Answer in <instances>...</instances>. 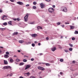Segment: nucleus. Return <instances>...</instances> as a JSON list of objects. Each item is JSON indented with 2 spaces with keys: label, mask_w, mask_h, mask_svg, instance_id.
I'll use <instances>...</instances> for the list:
<instances>
[{
  "label": "nucleus",
  "mask_w": 78,
  "mask_h": 78,
  "mask_svg": "<svg viewBox=\"0 0 78 78\" xmlns=\"http://www.w3.org/2000/svg\"><path fill=\"white\" fill-rule=\"evenodd\" d=\"M61 9L62 11H63V12H67V8L64 6L62 7L61 8Z\"/></svg>",
  "instance_id": "1"
},
{
  "label": "nucleus",
  "mask_w": 78,
  "mask_h": 78,
  "mask_svg": "<svg viewBox=\"0 0 78 78\" xmlns=\"http://www.w3.org/2000/svg\"><path fill=\"white\" fill-rule=\"evenodd\" d=\"M48 11L50 13H52V12L55 11V9L52 8H50L48 9Z\"/></svg>",
  "instance_id": "2"
},
{
  "label": "nucleus",
  "mask_w": 78,
  "mask_h": 78,
  "mask_svg": "<svg viewBox=\"0 0 78 78\" xmlns=\"http://www.w3.org/2000/svg\"><path fill=\"white\" fill-rule=\"evenodd\" d=\"M28 14L27 13L26 14V16L24 17V19L25 21L26 22H27V21H28Z\"/></svg>",
  "instance_id": "3"
},
{
  "label": "nucleus",
  "mask_w": 78,
  "mask_h": 78,
  "mask_svg": "<svg viewBox=\"0 0 78 78\" xmlns=\"http://www.w3.org/2000/svg\"><path fill=\"white\" fill-rule=\"evenodd\" d=\"M3 69H11V66H5L4 67Z\"/></svg>",
  "instance_id": "4"
},
{
  "label": "nucleus",
  "mask_w": 78,
  "mask_h": 78,
  "mask_svg": "<svg viewBox=\"0 0 78 78\" xmlns=\"http://www.w3.org/2000/svg\"><path fill=\"white\" fill-rule=\"evenodd\" d=\"M38 69L39 70H45V69L42 67L39 66L38 67Z\"/></svg>",
  "instance_id": "5"
},
{
  "label": "nucleus",
  "mask_w": 78,
  "mask_h": 78,
  "mask_svg": "<svg viewBox=\"0 0 78 78\" xmlns=\"http://www.w3.org/2000/svg\"><path fill=\"white\" fill-rule=\"evenodd\" d=\"M17 3L18 4V5H23V3L20 2H17Z\"/></svg>",
  "instance_id": "6"
},
{
  "label": "nucleus",
  "mask_w": 78,
  "mask_h": 78,
  "mask_svg": "<svg viewBox=\"0 0 78 78\" xmlns=\"http://www.w3.org/2000/svg\"><path fill=\"white\" fill-rule=\"evenodd\" d=\"M31 67V65H27V66L26 67L25 70H27V69H28V68H29V67Z\"/></svg>",
  "instance_id": "7"
},
{
  "label": "nucleus",
  "mask_w": 78,
  "mask_h": 78,
  "mask_svg": "<svg viewBox=\"0 0 78 78\" xmlns=\"http://www.w3.org/2000/svg\"><path fill=\"white\" fill-rule=\"evenodd\" d=\"M32 36L33 37H37V35L36 34H33L32 35Z\"/></svg>",
  "instance_id": "8"
},
{
  "label": "nucleus",
  "mask_w": 78,
  "mask_h": 78,
  "mask_svg": "<svg viewBox=\"0 0 78 78\" xmlns=\"http://www.w3.org/2000/svg\"><path fill=\"white\" fill-rule=\"evenodd\" d=\"M56 50V48H55V47H53L51 49L52 51H55Z\"/></svg>",
  "instance_id": "9"
},
{
  "label": "nucleus",
  "mask_w": 78,
  "mask_h": 78,
  "mask_svg": "<svg viewBox=\"0 0 78 78\" xmlns=\"http://www.w3.org/2000/svg\"><path fill=\"white\" fill-rule=\"evenodd\" d=\"M70 27V29H74L75 28V26H69Z\"/></svg>",
  "instance_id": "10"
},
{
  "label": "nucleus",
  "mask_w": 78,
  "mask_h": 78,
  "mask_svg": "<svg viewBox=\"0 0 78 78\" xmlns=\"http://www.w3.org/2000/svg\"><path fill=\"white\" fill-rule=\"evenodd\" d=\"M40 5L41 8H44V5L41 4Z\"/></svg>",
  "instance_id": "11"
},
{
  "label": "nucleus",
  "mask_w": 78,
  "mask_h": 78,
  "mask_svg": "<svg viewBox=\"0 0 78 78\" xmlns=\"http://www.w3.org/2000/svg\"><path fill=\"white\" fill-rule=\"evenodd\" d=\"M4 57L5 58H9V56L5 54L4 55Z\"/></svg>",
  "instance_id": "12"
},
{
  "label": "nucleus",
  "mask_w": 78,
  "mask_h": 78,
  "mask_svg": "<svg viewBox=\"0 0 78 78\" xmlns=\"http://www.w3.org/2000/svg\"><path fill=\"white\" fill-rule=\"evenodd\" d=\"M19 43H20V44H22L23 43V42H24V41L23 40H21L19 41Z\"/></svg>",
  "instance_id": "13"
},
{
  "label": "nucleus",
  "mask_w": 78,
  "mask_h": 78,
  "mask_svg": "<svg viewBox=\"0 0 78 78\" xmlns=\"http://www.w3.org/2000/svg\"><path fill=\"white\" fill-rule=\"evenodd\" d=\"M37 29H41V30H42V27L40 26H38L37 27Z\"/></svg>",
  "instance_id": "14"
},
{
  "label": "nucleus",
  "mask_w": 78,
  "mask_h": 78,
  "mask_svg": "<svg viewBox=\"0 0 78 78\" xmlns=\"http://www.w3.org/2000/svg\"><path fill=\"white\" fill-rule=\"evenodd\" d=\"M25 75H27V76H29V75H30V73L29 72L25 73Z\"/></svg>",
  "instance_id": "15"
},
{
  "label": "nucleus",
  "mask_w": 78,
  "mask_h": 78,
  "mask_svg": "<svg viewBox=\"0 0 78 78\" xmlns=\"http://www.w3.org/2000/svg\"><path fill=\"white\" fill-rule=\"evenodd\" d=\"M8 24H9V25H12V21H10L9 22Z\"/></svg>",
  "instance_id": "16"
},
{
  "label": "nucleus",
  "mask_w": 78,
  "mask_h": 78,
  "mask_svg": "<svg viewBox=\"0 0 78 78\" xmlns=\"http://www.w3.org/2000/svg\"><path fill=\"white\" fill-rule=\"evenodd\" d=\"M4 64H8V62H7V61H5V60H4Z\"/></svg>",
  "instance_id": "17"
},
{
  "label": "nucleus",
  "mask_w": 78,
  "mask_h": 78,
  "mask_svg": "<svg viewBox=\"0 0 78 78\" xmlns=\"http://www.w3.org/2000/svg\"><path fill=\"white\" fill-rule=\"evenodd\" d=\"M13 34L14 35H17V34H18V32H15V33H14Z\"/></svg>",
  "instance_id": "18"
},
{
  "label": "nucleus",
  "mask_w": 78,
  "mask_h": 78,
  "mask_svg": "<svg viewBox=\"0 0 78 78\" xmlns=\"http://www.w3.org/2000/svg\"><path fill=\"white\" fill-rule=\"evenodd\" d=\"M0 30H2V31H3L4 30H6V29H5V28H0Z\"/></svg>",
  "instance_id": "19"
},
{
  "label": "nucleus",
  "mask_w": 78,
  "mask_h": 78,
  "mask_svg": "<svg viewBox=\"0 0 78 78\" xmlns=\"http://www.w3.org/2000/svg\"><path fill=\"white\" fill-rule=\"evenodd\" d=\"M45 64L46 66H50V65L49 63H46Z\"/></svg>",
  "instance_id": "20"
},
{
  "label": "nucleus",
  "mask_w": 78,
  "mask_h": 78,
  "mask_svg": "<svg viewBox=\"0 0 78 78\" xmlns=\"http://www.w3.org/2000/svg\"><path fill=\"white\" fill-rule=\"evenodd\" d=\"M16 62H20V60L19 59H16Z\"/></svg>",
  "instance_id": "21"
},
{
  "label": "nucleus",
  "mask_w": 78,
  "mask_h": 78,
  "mask_svg": "<svg viewBox=\"0 0 78 78\" xmlns=\"http://www.w3.org/2000/svg\"><path fill=\"white\" fill-rule=\"evenodd\" d=\"M24 64V63L21 62L20 64V66H23Z\"/></svg>",
  "instance_id": "22"
},
{
  "label": "nucleus",
  "mask_w": 78,
  "mask_h": 78,
  "mask_svg": "<svg viewBox=\"0 0 78 78\" xmlns=\"http://www.w3.org/2000/svg\"><path fill=\"white\" fill-rule=\"evenodd\" d=\"M74 33L76 34H78V31H77L76 30L75 31V32H74Z\"/></svg>",
  "instance_id": "23"
},
{
  "label": "nucleus",
  "mask_w": 78,
  "mask_h": 78,
  "mask_svg": "<svg viewBox=\"0 0 78 78\" xmlns=\"http://www.w3.org/2000/svg\"><path fill=\"white\" fill-rule=\"evenodd\" d=\"M7 23H6V22L4 23H3V25H5V26L7 25Z\"/></svg>",
  "instance_id": "24"
},
{
  "label": "nucleus",
  "mask_w": 78,
  "mask_h": 78,
  "mask_svg": "<svg viewBox=\"0 0 78 78\" xmlns=\"http://www.w3.org/2000/svg\"><path fill=\"white\" fill-rule=\"evenodd\" d=\"M10 62H13V60L12 58H11L10 60Z\"/></svg>",
  "instance_id": "25"
},
{
  "label": "nucleus",
  "mask_w": 78,
  "mask_h": 78,
  "mask_svg": "<svg viewBox=\"0 0 78 78\" xmlns=\"http://www.w3.org/2000/svg\"><path fill=\"white\" fill-rule=\"evenodd\" d=\"M23 62H27V60L26 59H24L23 60Z\"/></svg>",
  "instance_id": "26"
},
{
  "label": "nucleus",
  "mask_w": 78,
  "mask_h": 78,
  "mask_svg": "<svg viewBox=\"0 0 78 78\" xmlns=\"http://www.w3.org/2000/svg\"><path fill=\"white\" fill-rule=\"evenodd\" d=\"M73 50V49H72V48H70L69 49V51H72Z\"/></svg>",
  "instance_id": "27"
},
{
  "label": "nucleus",
  "mask_w": 78,
  "mask_h": 78,
  "mask_svg": "<svg viewBox=\"0 0 78 78\" xmlns=\"http://www.w3.org/2000/svg\"><path fill=\"white\" fill-rule=\"evenodd\" d=\"M69 45L71 47H73V45H72L71 44H69Z\"/></svg>",
  "instance_id": "28"
},
{
  "label": "nucleus",
  "mask_w": 78,
  "mask_h": 78,
  "mask_svg": "<svg viewBox=\"0 0 78 78\" xmlns=\"http://www.w3.org/2000/svg\"><path fill=\"white\" fill-rule=\"evenodd\" d=\"M33 4L34 5H36L37 4V3H36V2H33Z\"/></svg>",
  "instance_id": "29"
},
{
  "label": "nucleus",
  "mask_w": 78,
  "mask_h": 78,
  "mask_svg": "<svg viewBox=\"0 0 78 78\" xmlns=\"http://www.w3.org/2000/svg\"><path fill=\"white\" fill-rule=\"evenodd\" d=\"M6 55H9V52L7 51L5 53Z\"/></svg>",
  "instance_id": "30"
},
{
  "label": "nucleus",
  "mask_w": 78,
  "mask_h": 78,
  "mask_svg": "<svg viewBox=\"0 0 78 78\" xmlns=\"http://www.w3.org/2000/svg\"><path fill=\"white\" fill-rule=\"evenodd\" d=\"M63 61H64V60H63V59L61 58V59H60V62H63Z\"/></svg>",
  "instance_id": "31"
},
{
  "label": "nucleus",
  "mask_w": 78,
  "mask_h": 78,
  "mask_svg": "<svg viewBox=\"0 0 78 78\" xmlns=\"http://www.w3.org/2000/svg\"><path fill=\"white\" fill-rule=\"evenodd\" d=\"M72 40L73 41H74V40H75V37H73V38H72Z\"/></svg>",
  "instance_id": "32"
},
{
  "label": "nucleus",
  "mask_w": 78,
  "mask_h": 78,
  "mask_svg": "<svg viewBox=\"0 0 78 78\" xmlns=\"http://www.w3.org/2000/svg\"><path fill=\"white\" fill-rule=\"evenodd\" d=\"M32 47H34V46H35V44H34L33 43L32 44Z\"/></svg>",
  "instance_id": "33"
},
{
  "label": "nucleus",
  "mask_w": 78,
  "mask_h": 78,
  "mask_svg": "<svg viewBox=\"0 0 78 78\" xmlns=\"http://www.w3.org/2000/svg\"><path fill=\"white\" fill-rule=\"evenodd\" d=\"M36 8V6H33V9H35Z\"/></svg>",
  "instance_id": "34"
},
{
  "label": "nucleus",
  "mask_w": 78,
  "mask_h": 78,
  "mask_svg": "<svg viewBox=\"0 0 78 78\" xmlns=\"http://www.w3.org/2000/svg\"><path fill=\"white\" fill-rule=\"evenodd\" d=\"M16 20H17L18 21H20V19L19 18H17L16 19Z\"/></svg>",
  "instance_id": "35"
},
{
  "label": "nucleus",
  "mask_w": 78,
  "mask_h": 78,
  "mask_svg": "<svg viewBox=\"0 0 78 78\" xmlns=\"http://www.w3.org/2000/svg\"><path fill=\"white\" fill-rule=\"evenodd\" d=\"M4 18H5V17L4 16V15H3V16L2 17V20H4Z\"/></svg>",
  "instance_id": "36"
},
{
  "label": "nucleus",
  "mask_w": 78,
  "mask_h": 78,
  "mask_svg": "<svg viewBox=\"0 0 78 78\" xmlns=\"http://www.w3.org/2000/svg\"><path fill=\"white\" fill-rule=\"evenodd\" d=\"M65 51L66 53H68V52H69V51L67 50H65Z\"/></svg>",
  "instance_id": "37"
},
{
  "label": "nucleus",
  "mask_w": 78,
  "mask_h": 78,
  "mask_svg": "<svg viewBox=\"0 0 78 78\" xmlns=\"http://www.w3.org/2000/svg\"><path fill=\"white\" fill-rule=\"evenodd\" d=\"M12 75H13V74H12V73H11L9 75V76H12Z\"/></svg>",
  "instance_id": "38"
},
{
  "label": "nucleus",
  "mask_w": 78,
  "mask_h": 78,
  "mask_svg": "<svg viewBox=\"0 0 78 78\" xmlns=\"http://www.w3.org/2000/svg\"><path fill=\"white\" fill-rule=\"evenodd\" d=\"M31 44V42H28L27 43V44Z\"/></svg>",
  "instance_id": "39"
},
{
  "label": "nucleus",
  "mask_w": 78,
  "mask_h": 78,
  "mask_svg": "<svg viewBox=\"0 0 78 78\" xmlns=\"http://www.w3.org/2000/svg\"><path fill=\"white\" fill-rule=\"evenodd\" d=\"M30 23V24H34V22H31V23Z\"/></svg>",
  "instance_id": "40"
},
{
  "label": "nucleus",
  "mask_w": 78,
  "mask_h": 78,
  "mask_svg": "<svg viewBox=\"0 0 78 78\" xmlns=\"http://www.w3.org/2000/svg\"><path fill=\"white\" fill-rule=\"evenodd\" d=\"M57 25H60L61 24V23L59 22H58L57 23Z\"/></svg>",
  "instance_id": "41"
},
{
  "label": "nucleus",
  "mask_w": 78,
  "mask_h": 78,
  "mask_svg": "<svg viewBox=\"0 0 78 78\" xmlns=\"http://www.w3.org/2000/svg\"><path fill=\"white\" fill-rule=\"evenodd\" d=\"M72 63H73V64H75V61H73L72 62Z\"/></svg>",
  "instance_id": "42"
},
{
  "label": "nucleus",
  "mask_w": 78,
  "mask_h": 78,
  "mask_svg": "<svg viewBox=\"0 0 78 78\" xmlns=\"http://www.w3.org/2000/svg\"><path fill=\"white\" fill-rule=\"evenodd\" d=\"M10 1L12 2H14V0H10Z\"/></svg>",
  "instance_id": "43"
},
{
  "label": "nucleus",
  "mask_w": 78,
  "mask_h": 78,
  "mask_svg": "<svg viewBox=\"0 0 78 78\" xmlns=\"http://www.w3.org/2000/svg\"><path fill=\"white\" fill-rule=\"evenodd\" d=\"M3 12V11H2V10L0 9V12L2 13Z\"/></svg>",
  "instance_id": "44"
},
{
  "label": "nucleus",
  "mask_w": 78,
  "mask_h": 78,
  "mask_svg": "<svg viewBox=\"0 0 78 78\" xmlns=\"http://www.w3.org/2000/svg\"><path fill=\"white\" fill-rule=\"evenodd\" d=\"M13 20H14L15 21H16V20L17 19L15 18V19H13Z\"/></svg>",
  "instance_id": "45"
},
{
  "label": "nucleus",
  "mask_w": 78,
  "mask_h": 78,
  "mask_svg": "<svg viewBox=\"0 0 78 78\" xmlns=\"http://www.w3.org/2000/svg\"><path fill=\"white\" fill-rule=\"evenodd\" d=\"M4 17H5V18H7V16L6 15H4Z\"/></svg>",
  "instance_id": "46"
},
{
  "label": "nucleus",
  "mask_w": 78,
  "mask_h": 78,
  "mask_svg": "<svg viewBox=\"0 0 78 78\" xmlns=\"http://www.w3.org/2000/svg\"><path fill=\"white\" fill-rule=\"evenodd\" d=\"M26 6H27V7H28V6H30V5H29V4H27L26 5Z\"/></svg>",
  "instance_id": "47"
},
{
  "label": "nucleus",
  "mask_w": 78,
  "mask_h": 78,
  "mask_svg": "<svg viewBox=\"0 0 78 78\" xmlns=\"http://www.w3.org/2000/svg\"><path fill=\"white\" fill-rule=\"evenodd\" d=\"M46 40H48V39H49V38H48V37H47L46 38Z\"/></svg>",
  "instance_id": "48"
},
{
  "label": "nucleus",
  "mask_w": 78,
  "mask_h": 78,
  "mask_svg": "<svg viewBox=\"0 0 78 78\" xmlns=\"http://www.w3.org/2000/svg\"><path fill=\"white\" fill-rule=\"evenodd\" d=\"M45 1H46V2H50V0H45Z\"/></svg>",
  "instance_id": "49"
},
{
  "label": "nucleus",
  "mask_w": 78,
  "mask_h": 78,
  "mask_svg": "<svg viewBox=\"0 0 78 78\" xmlns=\"http://www.w3.org/2000/svg\"><path fill=\"white\" fill-rule=\"evenodd\" d=\"M31 60L32 61H34V58H32L31 59Z\"/></svg>",
  "instance_id": "50"
},
{
  "label": "nucleus",
  "mask_w": 78,
  "mask_h": 78,
  "mask_svg": "<svg viewBox=\"0 0 78 78\" xmlns=\"http://www.w3.org/2000/svg\"><path fill=\"white\" fill-rule=\"evenodd\" d=\"M66 24H69V23H66Z\"/></svg>",
  "instance_id": "51"
},
{
  "label": "nucleus",
  "mask_w": 78,
  "mask_h": 78,
  "mask_svg": "<svg viewBox=\"0 0 78 78\" xmlns=\"http://www.w3.org/2000/svg\"><path fill=\"white\" fill-rule=\"evenodd\" d=\"M60 74L61 75H62V72H61L60 73Z\"/></svg>",
  "instance_id": "52"
},
{
  "label": "nucleus",
  "mask_w": 78,
  "mask_h": 78,
  "mask_svg": "<svg viewBox=\"0 0 78 78\" xmlns=\"http://www.w3.org/2000/svg\"><path fill=\"white\" fill-rule=\"evenodd\" d=\"M52 7L53 8H55V5H53V6H52Z\"/></svg>",
  "instance_id": "53"
},
{
  "label": "nucleus",
  "mask_w": 78,
  "mask_h": 78,
  "mask_svg": "<svg viewBox=\"0 0 78 78\" xmlns=\"http://www.w3.org/2000/svg\"><path fill=\"white\" fill-rule=\"evenodd\" d=\"M62 28H64V25H62Z\"/></svg>",
  "instance_id": "54"
},
{
  "label": "nucleus",
  "mask_w": 78,
  "mask_h": 78,
  "mask_svg": "<svg viewBox=\"0 0 78 78\" xmlns=\"http://www.w3.org/2000/svg\"><path fill=\"white\" fill-rule=\"evenodd\" d=\"M24 57H27V58H28V56H26V55H24Z\"/></svg>",
  "instance_id": "55"
},
{
  "label": "nucleus",
  "mask_w": 78,
  "mask_h": 78,
  "mask_svg": "<svg viewBox=\"0 0 78 78\" xmlns=\"http://www.w3.org/2000/svg\"><path fill=\"white\" fill-rule=\"evenodd\" d=\"M20 78H23V77L22 76H21L20 77Z\"/></svg>",
  "instance_id": "56"
},
{
  "label": "nucleus",
  "mask_w": 78,
  "mask_h": 78,
  "mask_svg": "<svg viewBox=\"0 0 78 78\" xmlns=\"http://www.w3.org/2000/svg\"><path fill=\"white\" fill-rule=\"evenodd\" d=\"M42 73V72H40L39 73V74H41V73Z\"/></svg>",
  "instance_id": "57"
},
{
  "label": "nucleus",
  "mask_w": 78,
  "mask_h": 78,
  "mask_svg": "<svg viewBox=\"0 0 78 78\" xmlns=\"http://www.w3.org/2000/svg\"><path fill=\"white\" fill-rule=\"evenodd\" d=\"M43 55V54L42 53H41L40 54V55Z\"/></svg>",
  "instance_id": "58"
},
{
  "label": "nucleus",
  "mask_w": 78,
  "mask_h": 78,
  "mask_svg": "<svg viewBox=\"0 0 78 78\" xmlns=\"http://www.w3.org/2000/svg\"><path fill=\"white\" fill-rule=\"evenodd\" d=\"M38 45H41V44L40 43H38Z\"/></svg>",
  "instance_id": "59"
},
{
  "label": "nucleus",
  "mask_w": 78,
  "mask_h": 78,
  "mask_svg": "<svg viewBox=\"0 0 78 78\" xmlns=\"http://www.w3.org/2000/svg\"><path fill=\"white\" fill-rule=\"evenodd\" d=\"M42 64V63L41 62H39L38 63V64Z\"/></svg>",
  "instance_id": "60"
},
{
  "label": "nucleus",
  "mask_w": 78,
  "mask_h": 78,
  "mask_svg": "<svg viewBox=\"0 0 78 78\" xmlns=\"http://www.w3.org/2000/svg\"><path fill=\"white\" fill-rule=\"evenodd\" d=\"M42 63V64H45V63Z\"/></svg>",
  "instance_id": "61"
},
{
  "label": "nucleus",
  "mask_w": 78,
  "mask_h": 78,
  "mask_svg": "<svg viewBox=\"0 0 78 78\" xmlns=\"http://www.w3.org/2000/svg\"><path fill=\"white\" fill-rule=\"evenodd\" d=\"M34 43H35V44H37V41H34Z\"/></svg>",
  "instance_id": "62"
},
{
  "label": "nucleus",
  "mask_w": 78,
  "mask_h": 78,
  "mask_svg": "<svg viewBox=\"0 0 78 78\" xmlns=\"http://www.w3.org/2000/svg\"><path fill=\"white\" fill-rule=\"evenodd\" d=\"M0 48H3V47L0 46Z\"/></svg>",
  "instance_id": "63"
},
{
  "label": "nucleus",
  "mask_w": 78,
  "mask_h": 78,
  "mask_svg": "<svg viewBox=\"0 0 78 78\" xmlns=\"http://www.w3.org/2000/svg\"><path fill=\"white\" fill-rule=\"evenodd\" d=\"M18 52H20V50H18Z\"/></svg>",
  "instance_id": "64"
}]
</instances>
